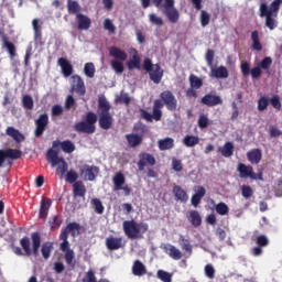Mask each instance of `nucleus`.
Returning a JSON list of instances; mask_svg holds the SVG:
<instances>
[{"instance_id": "1", "label": "nucleus", "mask_w": 282, "mask_h": 282, "mask_svg": "<svg viewBox=\"0 0 282 282\" xmlns=\"http://www.w3.org/2000/svg\"><path fill=\"white\" fill-rule=\"evenodd\" d=\"M111 104L105 95L98 97L97 115L94 111L86 113L84 121H78L74 126V131L77 133H86L91 135L96 133V122H99L100 129L109 131L113 127V116L111 115Z\"/></svg>"}, {"instance_id": "2", "label": "nucleus", "mask_w": 282, "mask_h": 282, "mask_svg": "<svg viewBox=\"0 0 282 282\" xmlns=\"http://www.w3.org/2000/svg\"><path fill=\"white\" fill-rule=\"evenodd\" d=\"M31 241H32V248L30 247L31 246L30 237L24 236L20 240L21 247H17L14 245L11 246L12 251L14 252V254H17V257H23V256L32 257V254L36 257L39 254V249L41 248V234L39 232L31 234Z\"/></svg>"}, {"instance_id": "3", "label": "nucleus", "mask_w": 282, "mask_h": 282, "mask_svg": "<svg viewBox=\"0 0 282 282\" xmlns=\"http://www.w3.org/2000/svg\"><path fill=\"white\" fill-rule=\"evenodd\" d=\"M152 3L166 17L170 23L180 21V11L175 8V0H152Z\"/></svg>"}, {"instance_id": "4", "label": "nucleus", "mask_w": 282, "mask_h": 282, "mask_svg": "<svg viewBox=\"0 0 282 282\" xmlns=\"http://www.w3.org/2000/svg\"><path fill=\"white\" fill-rule=\"evenodd\" d=\"M122 228L128 239H143L144 234L149 231V224L137 223L135 220H124Z\"/></svg>"}, {"instance_id": "5", "label": "nucleus", "mask_w": 282, "mask_h": 282, "mask_svg": "<svg viewBox=\"0 0 282 282\" xmlns=\"http://www.w3.org/2000/svg\"><path fill=\"white\" fill-rule=\"evenodd\" d=\"M143 69L149 73L150 80H152L154 85H160L162 83V78H164V69L160 64H153L151 58H145L143 61Z\"/></svg>"}, {"instance_id": "6", "label": "nucleus", "mask_w": 282, "mask_h": 282, "mask_svg": "<svg viewBox=\"0 0 282 282\" xmlns=\"http://www.w3.org/2000/svg\"><path fill=\"white\" fill-rule=\"evenodd\" d=\"M46 158L48 162H51V166H57L56 173L59 175V178L63 180L68 169L67 161H65L63 158H58V151L54 149H48Z\"/></svg>"}, {"instance_id": "7", "label": "nucleus", "mask_w": 282, "mask_h": 282, "mask_svg": "<svg viewBox=\"0 0 282 282\" xmlns=\"http://www.w3.org/2000/svg\"><path fill=\"white\" fill-rule=\"evenodd\" d=\"M162 107L163 104L160 99H155L154 104H153V111L152 115L151 112L141 109V118H143V120H147V122H153V120H155L156 122H160V120H162Z\"/></svg>"}, {"instance_id": "8", "label": "nucleus", "mask_w": 282, "mask_h": 282, "mask_svg": "<svg viewBox=\"0 0 282 282\" xmlns=\"http://www.w3.org/2000/svg\"><path fill=\"white\" fill-rule=\"evenodd\" d=\"M159 99L162 102V109L166 107L167 111H176L177 110V98L171 90H164L160 94Z\"/></svg>"}, {"instance_id": "9", "label": "nucleus", "mask_w": 282, "mask_h": 282, "mask_svg": "<svg viewBox=\"0 0 282 282\" xmlns=\"http://www.w3.org/2000/svg\"><path fill=\"white\" fill-rule=\"evenodd\" d=\"M281 3L282 0H273L270 4V8H268V4L265 2H262L260 4V17L263 19V17L267 19L268 17H278L279 10H281Z\"/></svg>"}, {"instance_id": "10", "label": "nucleus", "mask_w": 282, "mask_h": 282, "mask_svg": "<svg viewBox=\"0 0 282 282\" xmlns=\"http://www.w3.org/2000/svg\"><path fill=\"white\" fill-rule=\"evenodd\" d=\"M127 183V178L122 172H117L112 177V184L115 186V191L124 192L126 196L131 195V187L129 185H124Z\"/></svg>"}, {"instance_id": "11", "label": "nucleus", "mask_w": 282, "mask_h": 282, "mask_svg": "<svg viewBox=\"0 0 282 282\" xmlns=\"http://www.w3.org/2000/svg\"><path fill=\"white\" fill-rule=\"evenodd\" d=\"M80 176L87 182H94L96 177H98V173H100V167L96 165L85 164L79 169Z\"/></svg>"}, {"instance_id": "12", "label": "nucleus", "mask_w": 282, "mask_h": 282, "mask_svg": "<svg viewBox=\"0 0 282 282\" xmlns=\"http://www.w3.org/2000/svg\"><path fill=\"white\" fill-rule=\"evenodd\" d=\"M50 124V116L47 113H42L35 119V138H41L43 133L47 130V126Z\"/></svg>"}, {"instance_id": "13", "label": "nucleus", "mask_w": 282, "mask_h": 282, "mask_svg": "<svg viewBox=\"0 0 282 282\" xmlns=\"http://www.w3.org/2000/svg\"><path fill=\"white\" fill-rule=\"evenodd\" d=\"M23 152L18 149L0 150V169H3L6 160H21Z\"/></svg>"}, {"instance_id": "14", "label": "nucleus", "mask_w": 282, "mask_h": 282, "mask_svg": "<svg viewBox=\"0 0 282 282\" xmlns=\"http://www.w3.org/2000/svg\"><path fill=\"white\" fill-rule=\"evenodd\" d=\"M155 164H158V161L153 154L149 152H141L139 154V161L137 163L139 171H144L147 166H155Z\"/></svg>"}, {"instance_id": "15", "label": "nucleus", "mask_w": 282, "mask_h": 282, "mask_svg": "<svg viewBox=\"0 0 282 282\" xmlns=\"http://www.w3.org/2000/svg\"><path fill=\"white\" fill-rule=\"evenodd\" d=\"M254 243L256 247L251 249V253L253 254V257H261V254H263V248L270 246V240L268 239V236L260 235L256 237Z\"/></svg>"}, {"instance_id": "16", "label": "nucleus", "mask_w": 282, "mask_h": 282, "mask_svg": "<svg viewBox=\"0 0 282 282\" xmlns=\"http://www.w3.org/2000/svg\"><path fill=\"white\" fill-rule=\"evenodd\" d=\"M200 102L206 107H217L218 105H224V99L218 95L206 94L202 97Z\"/></svg>"}, {"instance_id": "17", "label": "nucleus", "mask_w": 282, "mask_h": 282, "mask_svg": "<svg viewBox=\"0 0 282 282\" xmlns=\"http://www.w3.org/2000/svg\"><path fill=\"white\" fill-rule=\"evenodd\" d=\"M72 79V89L76 91V94H78L79 96H85L87 90L85 88V82L83 80V77H80L79 75H73Z\"/></svg>"}, {"instance_id": "18", "label": "nucleus", "mask_w": 282, "mask_h": 282, "mask_svg": "<svg viewBox=\"0 0 282 282\" xmlns=\"http://www.w3.org/2000/svg\"><path fill=\"white\" fill-rule=\"evenodd\" d=\"M57 65L61 66L64 78H69V76L74 74V66L72 65V63H69L67 58L59 57L57 61Z\"/></svg>"}, {"instance_id": "19", "label": "nucleus", "mask_w": 282, "mask_h": 282, "mask_svg": "<svg viewBox=\"0 0 282 282\" xmlns=\"http://www.w3.org/2000/svg\"><path fill=\"white\" fill-rule=\"evenodd\" d=\"M237 171L241 180H247V177L252 180V177H254V169L252 167V165H246L243 163H239L237 166Z\"/></svg>"}, {"instance_id": "20", "label": "nucleus", "mask_w": 282, "mask_h": 282, "mask_svg": "<svg viewBox=\"0 0 282 282\" xmlns=\"http://www.w3.org/2000/svg\"><path fill=\"white\" fill-rule=\"evenodd\" d=\"M124 243H122V237H113L109 236L106 238V248L110 251L113 250H120V248H123Z\"/></svg>"}, {"instance_id": "21", "label": "nucleus", "mask_w": 282, "mask_h": 282, "mask_svg": "<svg viewBox=\"0 0 282 282\" xmlns=\"http://www.w3.org/2000/svg\"><path fill=\"white\" fill-rule=\"evenodd\" d=\"M77 30L87 31L91 28V19L83 13L76 14Z\"/></svg>"}, {"instance_id": "22", "label": "nucleus", "mask_w": 282, "mask_h": 282, "mask_svg": "<svg viewBox=\"0 0 282 282\" xmlns=\"http://www.w3.org/2000/svg\"><path fill=\"white\" fill-rule=\"evenodd\" d=\"M162 248L165 254H167L174 261H180V259L183 257L182 251L171 243L164 245Z\"/></svg>"}, {"instance_id": "23", "label": "nucleus", "mask_w": 282, "mask_h": 282, "mask_svg": "<svg viewBox=\"0 0 282 282\" xmlns=\"http://www.w3.org/2000/svg\"><path fill=\"white\" fill-rule=\"evenodd\" d=\"M52 207V199L42 198L40 205L39 217L40 219H47V215H50V208Z\"/></svg>"}, {"instance_id": "24", "label": "nucleus", "mask_w": 282, "mask_h": 282, "mask_svg": "<svg viewBox=\"0 0 282 282\" xmlns=\"http://www.w3.org/2000/svg\"><path fill=\"white\" fill-rule=\"evenodd\" d=\"M263 158V152L261 149H252L247 152V160L250 164H259Z\"/></svg>"}, {"instance_id": "25", "label": "nucleus", "mask_w": 282, "mask_h": 282, "mask_svg": "<svg viewBox=\"0 0 282 282\" xmlns=\"http://www.w3.org/2000/svg\"><path fill=\"white\" fill-rule=\"evenodd\" d=\"M172 193L176 202H181L182 204H186V202H188V193H186L182 186L175 185Z\"/></svg>"}, {"instance_id": "26", "label": "nucleus", "mask_w": 282, "mask_h": 282, "mask_svg": "<svg viewBox=\"0 0 282 282\" xmlns=\"http://www.w3.org/2000/svg\"><path fill=\"white\" fill-rule=\"evenodd\" d=\"M109 54H110V56H112V58H115V61L124 62V61H127V58H129V55L127 54V52L122 51L118 46H111L109 48Z\"/></svg>"}, {"instance_id": "27", "label": "nucleus", "mask_w": 282, "mask_h": 282, "mask_svg": "<svg viewBox=\"0 0 282 282\" xmlns=\"http://www.w3.org/2000/svg\"><path fill=\"white\" fill-rule=\"evenodd\" d=\"M126 140L129 147H131L132 149H135V147H140V144H142L143 137L142 134L129 133V134H126Z\"/></svg>"}, {"instance_id": "28", "label": "nucleus", "mask_w": 282, "mask_h": 282, "mask_svg": "<svg viewBox=\"0 0 282 282\" xmlns=\"http://www.w3.org/2000/svg\"><path fill=\"white\" fill-rule=\"evenodd\" d=\"M186 217L194 228H199V226H202V215H199V212L189 210Z\"/></svg>"}, {"instance_id": "29", "label": "nucleus", "mask_w": 282, "mask_h": 282, "mask_svg": "<svg viewBox=\"0 0 282 282\" xmlns=\"http://www.w3.org/2000/svg\"><path fill=\"white\" fill-rule=\"evenodd\" d=\"M132 274L134 276H144L147 274V265L140 260H135L132 264Z\"/></svg>"}, {"instance_id": "30", "label": "nucleus", "mask_w": 282, "mask_h": 282, "mask_svg": "<svg viewBox=\"0 0 282 282\" xmlns=\"http://www.w3.org/2000/svg\"><path fill=\"white\" fill-rule=\"evenodd\" d=\"M140 63H141L140 54H138V51L134 50L132 58L127 62V67L130 72L133 69H141L142 67L140 66Z\"/></svg>"}, {"instance_id": "31", "label": "nucleus", "mask_w": 282, "mask_h": 282, "mask_svg": "<svg viewBox=\"0 0 282 282\" xmlns=\"http://www.w3.org/2000/svg\"><path fill=\"white\" fill-rule=\"evenodd\" d=\"M6 133L12 138L15 142L21 143L23 142V140H25V137L20 133V131L18 129H15L14 127H8L6 129Z\"/></svg>"}, {"instance_id": "32", "label": "nucleus", "mask_w": 282, "mask_h": 282, "mask_svg": "<svg viewBox=\"0 0 282 282\" xmlns=\"http://www.w3.org/2000/svg\"><path fill=\"white\" fill-rule=\"evenodd\" d=\"M223 158H232L235 153V144L230 141L226 142L223 148L218 149Z\"/></svg>"}, {"instance_id": "33", "label": "nucleus", "mask_w": 282, "mask_h": 282, "mask_svg": "<svg viewBox=\"0 0 282 282\" xmlns=\"http://www.w3.org/2000/svg\"><path fill=\"white\" fill-rule=\"evenodd\" d=\"M73 193L75 197H85L87 194V188L83 181H77L73 184Z\"/></svg>"}, {"instance_id": "34", "label": "nucleus", "mask_w": 282, "mask_h": 282, "mask_svg": "<svg viewBox=\"0 0 282 282\" xmlns=\"http://www.w3.org/2000/svg\"><path fill=\"white\" fill-rule=\"evenodd\" d=\"M160 151H169L175 147V140L173 138H165L158 141Z\"/></svg>"}, {"instance_id": "35", "label": "nucleus", "mask_w": 282, "mask_h": 282, "mask_svg": "<svg viewBox=\"0 0 282 282\" xmlns=\"http://www.w3.org/2000/svg\"><path fill=\"white\" fill-rule=\"evenodd\" d=\"M178 245L184 252H187L189 256L193 254V245H191V240L186 239L183 235H180L178 237Z\"/></svg>"}, {"instance_id": "36", "label": "nucleus", "mask_w": 282, "mask_h": 282, "mask_svg": "<svg viewBox=\"0 0 282 282\" xmlns=\"http://www.w3.org/2000/svg\"><path fill=\"white\" fill-rule=\"evenodd\" d=\"M79 231L80 225L78 223H70L65 227V229L62 232H65L66 237H69V232L72 234V237H76V232L77 235H79Z\"/></svg>"}, {"instance_id": "37", "label": "nucleus", "mask_w": 282, "mask_h": 282, "mask_svg": "<svg viewBox=\"0 0 282 282\" xmlns=\"http://www.w3.org/2000/svg\"><path fill=\"white\" fill-rule=\"evenodd\" d=\"M228 68L226 66H219L217 68H212L213 78H228Z\"/></svg>"}, {"instance_id": "38", "label": "nucleus", "mask_w": 282, "mask_h": 282, "mask_svg": "<svg viewBox=\"0 0 282 282\" xmlns=\"http://www.w3.org/2000/svg\"><path fill=\"white\" fill-rule=\"evenodd\" d=\"M183 144L189 149L196 147V144H199V137L187 134L183 138Z\"/></svg>"}, {"instance_id": "39", "label": "nucleus", "mask_w": 282, "mask_h": 282, "mask_svg": "<svg viewBox=\"0 0 282 282\" xmlns=\"http://www.w3.org/2000/svg\"><path fill=\"white\" fill-rule=\"evenodd\" d=\"M52 250H54V243H52L50 241L44 242L42 245V249H41L43 259H45V260L50 259V257L52 254Z\"/></svg>"}, {"instance_id": "40", "label": "nucleus", "mask_w": 282, "mask_h": 282, "mask_svg": "<svg viewBox=\"0 0 282 282\" xmlns=\"http://www.w3.org/2000/svg\"><path fill=\"white\" fill-rule=\"evenodd\" d=\"M68 14H80V4L76 0H67Z\"/></svg>"}, {"instance_id": "41", "label": "nucleus", "mask_w": 282, "mask_h": 282, "mask_svg": "<svg viewBox=\"0 0 282 282\" xmlns=\"http://www.w3.org/2000/svg\"><path fill=\"white\" fill-rule=\"evenodd\" d=\"M251 41H252V48L256 50V52H261V50H263V46L261 45V41H259V31H253L251 33Z\"/></svg>"}, {"instance_id": "42", "label": "nucleus", "mask_w": 282, "mask_h": 282, "mask_svg": "<svg viewBox=\"0 0 282 282\" xmlns=\"http://www.w3.org/2000/svg\"><path fill=\"white\" fill-rule=\"evenodd\" d=\"M189 85L192 89H202V87H204V80L197 77V75L192 74L189 76Z\"/></svg>"}, {"instance_id": "43", "label": "nucleus", "mask_w": 282, "mask_h": 282, "mask_svg": "<svg viewBox=\"0 0 282 282\" xmlns=\"http://www.w3.org/2000/svg\"><path fill=\"white\" fill-rule=\"evenodd\" d=\"M84 74L87 78H94L96 76V66L94 63L88 62L84 65Z\"/></svg>"}, {"instance_id": "44", "label": "nucleus", "mask_w": 282, "mask_h": 282, "mask_svg": "<svg viewBox=\"0 0 282 282\" xmlns=\"http://www.w3.org/2000/svg\"><path fill=\"white\" fill-rule=\"evenodd\" d=\"M3 45L7 48L10 58H14L17 56V46L12 42L8 41V37H3Z\"/></svg>"}, {"instance_id": "45", "label": "nucleus", "mask_w": 282, "mask_h": 282, "mask_svg": "<svg viewBox=\"0 0 282 282\" xmlns=\"http://www.w3.org/2000/svg\"><path fill=\"white\" fill-rule=\"evenodd\" d=\"M32 25H33L35 41H42L43 32L41 31V25H39V19H34L32 21Z\"/></svg>"}, {"instance_id": "46", "label": "nucleus", "mask_w": 282, "mask_h": 282, "mask_svg": "<svg viewBox=\"0 0 282 282\" xmlns=\"http://www.w3.org/2000/svg\"><path fill=\"white\" fill-rule=\"evenodd\" d=\"M268 107H270V99L265 95H262L258 99V111H265Z\"/></svg>"}, {"instance_id": "47", "label": "nucleus", "mask_w": 282, "mask_h": 282, "mask_svg": "<svg viewBox=\"0 0 282 282\" xmlns=\"http://www.w3.org/2000/svg\"><path fill=\"white\" fill-rule=\"evenodd\" d=\"M61 149L64 153H74V151H76V145H74V142L65 140L61 143Z\"/></svg>"}, {"instance_id": "48", "label": "nucleus", "mask_w": 282, "mask_h": 282, "mask_svg": "<svg viewBox=\"0 0 282 282\" xmlns=\"http://www.w3.org/2000/svg\"><path fill=\"white\" fill-rule=\"evenodd\" d=\"M110 65L113 72H116V74H122L124 72V64L122 61L112 59L110 62Z\"/></svg>"}, {"instance_id": "49", "label": "nucleus", "mask_w": 282, "mask_h": 282, "mask_svg": "<svg viewBox=\"0 0 282 282\" xmlns=\"http://www.w3.org/2000/svg\"><path fill=\"white\" fill-rule=\"evenodd\" d=\"M59 239L63 241L61 243L62 252H69V251H72V249H69V241L67 240L68 239L67 234L66 232H61Z\"/></svg>"}, {"instance_id": "50", "label": "nucleus", "mask_w": 282, "mask_h": 282, "mask_svg": "<svg viewBox=\"0 0 282 282\" xmlns=\"http://www.w3.org/2000/svg\"><path fill=\"white\" fill-rule=\"evenodd\" d=\"M22 106L29 111H32V109H34V99L32 98V96L24 95L22 98Z\"/></svg>"}, {"instance_id": "51", "label": "nucleus", "mask_w": 282, "mask_h": 282, "mask_svg": "<svg viewBox=\"0 0 282 282\" xmlns=\"http://www.w3.org/2000/svg\"><path fill=\"white\" fill-rule=\"evenodd\" d=\"M158 279L163 282H172L173 281V275L164 270H159L156 272Z\"/></svg>"}, {"instance_id": "52", "label": "nucleus", "mask_w": 282, "mask_h": 282, "mask_svg": "<svg viewBox=\"0 0 282 282\" xmlns=\"http://www.w3.org/2000/svg\"><path fill=\"white\" fill-rule=\"evenodd\" d=\"M199 21H200L202 28H206V25L210 23V13L205 10H202Z\"/></svg>"}, {"instance_id": "53", "label": "nucleus", "mask_w": 282, "mask_h": 282, "mask_svg": "<svg viewBox=\"0 0 282 282\" xmlns=\"http://www.w3.org/2000/svg\"><path fill=\"white\" fill-rule=\"evenodd\" d=\"M91 204L95 206V213H97V215H102V213H105V206L99 198H93Z\"/></svg>"}, {"instance_id": "54", "label": "nucleus", "mask_w": 282, "mask_h": 282, "mask_svg": "<svg viewBox=\"0 0 282 282\" xmlns=\"http://www.w3.org/2000/svg\"><path fill=\"white\" fill-rule=\"evenodd\" d=\"M208 124H210V120L208 119V116L205 113L199 115L198 117L199 129H208Z\"/></svg>"}, {"instance_id": "55", "label": "nucleus", "mask_w": 282, "mask_h": 282, "mask_svg": "<svg viewBox=\"0 0 282 282\" xmlns=\"http://www.w3.org/2000/svg\"><path fill=\"white\" fill-rule=\"evenodd\" d=\"M241 195L245 199H250V197L254 195V191H252V187H250L249 185H242Z\"/></svg>"}, {"instance_id": "56", "label": "nucleus", "mask_w": 282, "mask_h": 282, "mask_svg": "<svg viewBox=\"0 0 282 282\" xmlns=\"http://www.w3.org/2000/svg\"><path fill=\"white\" fill-rule=\"evenodd\" d=\"M51 230H56L58 228H61V224H63V220L59 219L58 216H53L50 220H48Z\"/></svg>"}, {"instance_id": "57", "label": "nucleus", "mask_w": 282, "mask_h": 282, "mask_svg": "<svg viewBox=\"0 0 282 282\" xmlns=\"http://www.w3.org/2000/svg\"><path fill=\"white\" fill-rule=\"evenodd\" d=\"M149 21L152 23V25H159V28L164 25V20H162V18L158 17L155 13L149 14Z\"/></svg>"}, {"instance_id": "58", "label": "nucleus", "mask_w": 282, "mask_h": 282, "mask_svg": "<svg viewBox=\"0 0 282 282\" xmlns=\"http://www.w3.org/2000/svg\"><path fill=\"white\" fill-rule=\"evenodd\" d=\"M274 15H269L265 18V26L269 28L270 30H276L279 22L276 19L272 18Z\"/></svg>"}, {"instance_id": "59", "label": "nucleus", "mask_w": 282, "mask_h": 282, "mask_svg": "<svg viewBox=\"0 0 282 282\" xmlns=\"http://www.w3.org/2000/svg\"><path fill=\"white\" fill-rule=\"evenodd\" d=\"M76 180H78V173L74 170H69L66 173V182H68V184H76Z\"/></svg>"}, {"instance_id": "60", "label": "nucleus", "mask_w": 282, "mask_h": 282, "mask_svg": "<svg viewBox=\"0 0 282 282\" xmlns=\"http://www.w3.org/2000/svg\"><path fill=\"white\" fill-rule=\"evenodd\" d=\"M205 61L208 67H213V63L215 62V51L208 48L205 54Z\"/></svg>"}, {"instance_id": "61", "label": "nucleus", "mask_w": 282, "mask_h": 282, "mask_svg": "<svg viewBox=\"0 0 282 282\" xmlns=\"http://www.w3.org/2000/svg\"><path fill=\"white\" fill-rule=\"evenodd\" d=\"M228 210L229 208H228V205H226V203H218L216 205V213L218 215H221V216L228 215Z\"/></svg>"}, {"instance_id": "62", "label": "nucleus", "mask_w": 282, "mask_h": 282, "mask_svg": "<svg viewBox=\"0 0 282 282\" xmlns=\"http://www.w3.org/2000/svg\"><path fill=\"white\" fill-rule=\"evenodd\" d=\"M104 30H107L110 34H116V25L110 19L104 21Z\"/></svg>"}, {"instance_id": "63", "label": "nucleus", "mask_w": 282, "mask_h": 282, "mask_svg": "<svg viewBox=\"0 0 282 282\" xmlns=\"http://www.w3.org/2000/svg\"><path fill=\"white\" fill-rule=\"evenodd\" d=\"M205 276H207V279H215V267H213V264L205 265Z\"/></svg>"}, {"instance_id": "64", "label": "nucleus", "mask_w": 282, "mask_h": 282, "mask_svg": "<svg viewBox=\"0 0 282 282\" xmlns=\"http://www.w3.org/2000/svg\"><path fill=\"white\" fill-rule=\"evenodd\" d=\"M82 281L83 282H98V281H96V273L93 270L87 271L86 276Z\"/></svg>"}]
</instances>
